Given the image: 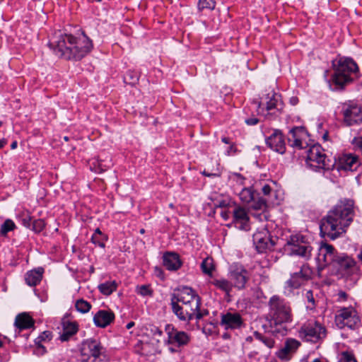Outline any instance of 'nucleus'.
<instances>
[{"mask_svg": "<svg viewBox=\"0 0 362 362\" xmlns=\"http://www.w3.org/2000/svg\"><path fill=\"white\" fill-rule=\"evenodd\" d=\"M354 209L352 199L340 200L321 220L320 228L322 235L335 240L344 234L354 221Z\"/></svg>", "mask_w": 362, "mask_h": 362, "instance_id": "1", "label": "nucleus"}, {"mask_svg": "<svg viewBox=\"0 0 362 362\" xmlns=\"http://www.w3.org/2000/svg\"><path fill=\"white\" fill-rule=\"evenodd\" d=\"M49 46L57 57L67 60H81L93 47L92 40L83 32L78 36L60 34Z\"/></svg>", "mask_w": 362, "mask_h": 362, "instance_id": "2", "label": "nucleus"}, {"mask_svg": "<svg viewBox=\"0 0 362 362\" xmlns=\"http://www.w3.org/2000/svg\"><path fill=\"white\" fill-rule=\"evenodd\" d=\"M333 66L334 74L331 78L330 86H334V89H342L357 77L358 67L351 58L341 57L333 64Z\"/></svg>", "mask_w": 362, "mask_h": 362, "instance_id": "3", "label": "nucleus"}, {"mask_svg": "<svg viewBox=\"0 0 362 362\" xmlns=\"http://www.w3.org/2000/svg\"><path fill=\"white\" fill-rule=\"evenodd\" d=\"M269 317L272 327L282 326L283 331L276 328L274 332H281L282 334L286 332L284 325L291 322L292 314L290 305L276 296H272L269 301Z\"/></svg>", "mask_w": 362, "mask_h": 362, "instance_id": "4", "label": "nucleus"}, {"mask_svg": "<svg viewBox=\"0 0 362 362\" xmlns=\"http://www.w3.org/2000/svg\"><path fill=\"white\" fill-rule=\"evenodd\" d=\"M165 331L167 334L165 343L169 346L168 349L172 353L178 351L180 347L187 345L190 341L188 334L175 329L171 325H167Z\"/></svg>", "mask_w": 362, "mask_h": 362, "instance_id": "5", "label": "nucleus"}, {"mask_svg": "<svg viewBox=\"0 0 362 362\" xmlns=\"http://www.w3.org/2000/svg\"><path fill=\"white\" fill-rule=\"evenodd\" d=\"M323 151V149L319 145L311 146L308 151L307 162H310L311 166L317 169L327 170L331 169L334 163L332 160L327 158Z\"/></svg>", "mask_w": 362, "mask_h": 362, "instance_id": "6", "label": "nucleus"}, {"mask_svg": "<svg viewBox=\"0 0 362 362\" xmlns=\"http://www.w3.org/2000/svg\"><path fill=\"white\" fill-rule=\"evenodd\" d=\"M286 247L291 255H296L305 259L310 257L312 247L301 235L291 236Z\"/></svg>", "mask_w": 362, "mask_h": 362, "instance_id": "7", "label": "nucleus"}, {"mask_svg": "<svg viewBox=\"0 0 362 362\" xmlns=\"http://www.w3.org/2000/svg\"><path fill=\"white\" fill-rule=\"evenodd\" d=\"M254 104L257 105V110L261 109L262 111L265 110L267 111L281 112L284 106L281 95L273 90H272L271 93L263 95L260 98V101L255 100Z\"/></svg>", "mask_w": 362, "mask_h": 362, "instance_id": "8", "label": "nucleus"}, {"mask_svg": "<svg viewBox=\"0 0 362 362\" xmlns=\"http://www.w3.org/2000/svg\"><path fill=\"white\" fill-rule=\"evenodd\" d=\"M335 322L339 328L354 329L360 322V318L354 308H342L337 311Z\"/></svg>", "mask_w": 362, "mask_h": 362, "instance_id": "9", "label": "nucleus"}, {"mask_svg": "<svg viewBox=\"0 0 362 362\" xmlns=\"http://www.w3.org/2000/svg\"><path fill=\"white\" fill-rule=\"evenodd\" d=\"M300 337L307 341L317 342L326 336V329L320 323L309 322L302 326Z\"/></svg>", "mask_w": 362, "mask_h": 362, "instance_id": "10", "label": "nucleus"}, {"mask_svg": "<svg viewBox=\"0 0 362 362\" xmlns=\"http://www.w3.org/2000/svg\"><path fill=\"white\" fill-rule=\"evenodd\" d=\"M312 276V270L310 267L304 264L300 267V271L291 274V278L286 281V287L290 291L300 287Z\"/></svg>", "mask_w": 362, "mask_h": 362, "instance_id": "11", "label": "nucleus"}, {"mask_svg": "<svg viewBox=\"0 0 362 362\" xmlns=\"http://www.w3.org/2000/svg\"><path fill=\"white\" fill-rule=\"evenodd\" d=\"M81 358H93L105 356V349L100 342L95 339H88L84 341L81 349Z\"/></svg>", "mask_w": 362, "mask_h": 362, "instance_id": "12", "label": "nucleus"}, {"mask_svg": "<svg viewBox=\"0 0 362 362\" xmlns=\"http://www.w3.org/2000/svg\"><path fill=\"white\" fill-rule=\"evenodd\" d=\"M229 277L233 286L238 289H243L248 281V272L240 264H233L230 268Z\"/></svg>", "mask_w": 362, "mask_h": 362, "instance_id": "13", "label": "nucleus"}, {"mask_svg": "<svg viewBox=\"0 0 362 362\" xmlns=\"http://www.w3.org/2000/svg\"><path fill=\"white\" fill-rule=\"evenodd\" d=\"M253 243L259 252H264L272 250L275 242L272 239L269 230L263 228L253 235Z\"/></svg>", "mask_w": 362, "mask_h": 362, "instance_id": "14", "label": "nucleus"}, {"mask_svg": "<svg viewBox=\"0 0 362 362\" xmlns=\"http://www.w3.org/2000/svg\"><path fill=\"white\" fill-rule=\"evenodd\" d=\"M171 299H175V300L182 304L192 303L194 306H195V304L196 306H200L201 305L200 297L189 287L182 288L177 293L173 295Z\"/></svg>", "mask_w": 362, "mask_h": 362, "instance_id": "15", "label": "nucleus"}, {"mask_svg": "<svg viewBox=\"0 0 362 362\" xmlns=\"http://www.w3.org/2000/svg\"><path fill=\"white\" fill-rule=\"evenodd\" d=\"M308 134L303 127H295L289 132L288 142L291 146L302 149L307 144Z\"/></svg>", "mask_w": 362, "mask_h": 362, "instance_id": "16", "label": "nucleus"}, {"mask_svg": "<svg viewBox=\"0 0 362 362\" xmlns=\"http://www.w3.org/2000/svg\"><path fill=\"white\" fill-rule=\"evenodd\" d=\"M339 255L332 245L322 243L319 248L317 260L322 266L333 265Z\"/></svg>", "mask_w": 362, "mask_h": 362, "instance_id": "17", "label": "nucleus"}, {"mask_svg": "<svg viewBox=\"0 0 362 362\" xmlns=\"http://www.w3.org/2000/svg\"><path fill=\"white\" fill-rule=\"evenodd\" d=\"M266 144L272 150L280 154L286 152L285 140L279 130H274L272 135L266 139Z\"/></svg>", "mask_w": 362, "mask_h": 362, "instance_id": "18", "label": "nucleus"}, {"mask_svg": "<svg viewBox=\"0 0 362 362\" xmlns=\"http://www.w3.org/2000/svg\"><path fill=\"white\" fill-rule=\"evenodd\" d=\"M361 162L358 156L347 153L339 158L337 168L338 170L355 171L360 166Z\"/></svg>", "mask_w": 362, "mask_h": 362, "instance_id": "19", "label": "nucleus"}, {"mask_svg": "<svg viewBox=\"0 0 362 362\" xmlns=\"http://www.w3.org/2000/svg\"><path fill=\"white\" fill-rule=\"evenodd\" d=\"M356 262L345 254H339L335 260L333 267L337 269L341 276L349 274L350 270L355 266Z\"/></svg>", "mask_w": 362, "mask_h": 362, "instance_id": "20", "label": "nucleus"}, {"mask_svg": "<svg viewBox=\"0 0 362 362\" xmlns=\"http://www.w3.org/2000/svg\"><path fill=\"white\" fill-rule=\"evenodd\" d=\"M221 325L225 329H239L243 325V320L238 313H227L221 315Z\"/></svg>", "mask_w": 362, "mask_h": 362, "instance_id": "21", "label": "nucleus"}, {"mask_svg": "<svg viewBox=\"0 0 362 362\" xmlns=\"http://www.w3.org/2000/svg\"><path fill=\"white\" fill-rule=\"evenodd\" d=\"M233 223L240 230H249V216L242 207H236L233 212Z\"/></svg>", "mask_w": 362, "mask_h": 362, "instance_id": "22", "label": "nucleus"}, {"mask_svg": "<svg viewBox=\"0 0 362 362\" xmlns=\"http://www.w3.org/2000/svg\"><path fill=\"white\" fill-rule=\"evenodd\" d=\"M163 264L170 271H176L182 266V261L178 254L173 252H166L163 255Z\"/></svg>", "mask_w": 362, "mask_h": 362, "instance_id": "23", "label": "nucleus"}, {"mask_svg": "<svg viewBox=\"0 0 362 362\" xmlns=\"http://www.w3.org/2000/svg\"><path fill=\"white\" fill-rule=\"evenodd\" d=\"M115 319V314L112 311L101 310L95 313L93 322L97 327H105Z\"/></svg>", "mask_w": 362, "mask_h": 362, "instance_id": "24", "label": "nucleus"}, {"mask_svg": "<svg viewBox=\"0 0 362 362\" xmlns=\"http://www.w3.org/2000/svg\"><path fill=\"white\" fill-rule=\"evenodd\" d=\"M299 346L300 343L297 340L289 339L286 341L284 346L279 351L277 356L281 359L288 360L291 354H293Z\"/></svg>", "mask_w": 362, "mask_h": 362, "instance_id": "25", "label": "nucleus"}, {"mask_svg": "<svg viewBox=\"0 0 362 362\" xmlns=\"http://www.w3.org/2000/svg\"><path fill=\"white\" fill-rule=\"evenodd\" d=\"M337 110L340 113H362V106L356 100H349L340 103Z\"/></svg>", "mask_w": 362, "mask_h": 362, "instance_id": "26", "label": "nucleus"}, {"mask_svg": "<svg viewBox=\"0 0 362 362\" xmlns=\"http://www.w3.org/2000/svg\"><path fill=\"white\" fill-rule=\"evenodd\" d=\"M14 325L21 331L32 327L34 325V320L28 314L23 313L16 317Z\"/></svg>", "mask_w": 362, "mask_h": 362, "instance_id": "27", "label": "nucleus"}, {"mask_svg": "<svg viewBox=\"0 0 362 362\" xmlns=\"http://www.w3.org/2000/svg\"><path fill=\"white\" fill-rule=\"evenodd\" d=\"M43 269L38 268L37 269L29 271L25 276V282L28 285L33 286L39 284L42 278Z\"/></svg>", "mask_w": 362, "mask_h": 362, "instance_id": "28", "label": "nucleus"}, {"mask_svg": "<svg viewBox=\"0 0 362 362\" xmlns=\"http://www.w3.org/2000/svg\"><path fill=\"white\" fill-rule=\"evenodd\" d=\"M78 327L76 322H64L63 332L60 335V339L62 341H66L69 338L77 332Z\"/></svg>", "mask_w": 362, "mask_h": 362, "instance_id": "29", "label": "nucleus"}, {"mask_svg": "<svg viewBox=\"0 0 362 362\" xmlns=\"http://www.w3.org/2000/svg\"><path fill=\"white\" fill-rule=\"evenodd\" d=\"M185 313H179L181 317V320H191L195 315V313L200 306H194L192 303L183 304Z\"/></svg>", "mask_w": 362, "mask_h": 362, "instance_id": "30", "label": "nucleus"}, {"mask_svg": "<svg viewBox=\"0 0 362 362\" xmlns=\"http://www.w3.org/2000/svg\"><path fill=\"white\" fill-rule=\"evenodd\" d=\"M235 190L243 203L248 204L255 200V194L252 188L243 187L241 190L237 188Z\"/></svg>", "mask_w": 362, "mask_h": 362, "instance_id": "31", "label": "nucleus"}, {"mask_svg": "<svg viewBox=\"0 0 362 362\" xmlns=\"http://www.w3.org/2000/svg\"><path fill=\"white\" fill-rule=\"evenodd\" d=\"M211 284L228 294L230 292L233 287L232 283L225 279H214L211 281Z\"/></svg>", "mask_w": 362, "mask_h": 362, "instance_id": "32", "label": "nucleus"}, {"mask_svg": "<svg viewBox=\"0 0 362 362\" xmlns=\"http://www.w3.org/2000/svg\"><path fill=\"white\" fill-rule=\"evenodd\" d=\"M117 284L115 281H106L98 285V288L103 295L109 296L117 288Z\"/></svg>", "mask_w": 362, "mask_h": 362, "instance_id": "33", "label": "nucleus"}, {"mask_svg": "<svg viewBox=\"0 0 362 362\" xmlns=\"http://www.w3.org/2000/svg\"><path fill=\"white\" fill-rule=\"evenodd\" d=\"M343 122L347 127L358 125L362 123V115H344Z\"/></svg>", "mask_w": 362, "mask_h": 362, "instance_id": "34", "label": "nucleus"}, {"mask_svg": "<svg viewBox=\"0 0 362 362\" xmlns=\"http://www.w3.org/2000/svg\"><path fill=\"white\" fill-rule=\"evenodd\" d=\"M16 226L13 221L11 219L6 220L4 223L1 226L0 233L3 236H6V234L13 230L15 228Z\"/></svg>", "mask_w": 362, "mask_h": 362, "instance_id": "35", "label": "nucleus"}, {"mask_svg": "<svg viewBox=\"0 0 362 362\" xmlns=\"http://www.w3.org/2000/svg\"><path fill=\"white\" fill-rule=\"evenodd\" d=\"M228 177L231 182L235 183L237 187H241L245 185V177L240 173H230Z\"/></svg>", "mask_w": 362, "mask_h": 362, "instance_id": "36", "label": "nucleus"}, {"mask_svg": "<svg viewBox=\"0 0 362 362\" xmlns=\"http://www.w3.org/2000/svg\"><path fill=\"white\" fill-rule=\"evenodd\" d=\"M126 83L134 85L139 81V75L136 72L128 71L124 77Z\"/></svg>", "mask_w": 362, "mask_h": 362, "instance_id": "37", "label": "nucleus"}, {"mask_svg": "<svg viewBox=\"0 0 362 362\" xmlns=\"http://www.w3.org/2000/svg\"><path fill=\"white\" fill-rule=\"evenodd\" d=\"M202 272L206 274H211L214 269L213 259L211 258H206L201 264Z\"/></svg>", "mask_w": 362, "mask_h": 362, "instance_id": "38", "label": "nucleus"}, {"mask_svg": "<svg viewBox=\"0 0 362 362\" xmlns=\"http://www.w3.org/2000/svg\"><path fill=\"white\" fill-rule=\"evenodd\" d=\"M75 306L76 310L82 313H88L91 308L90 304L83 299L78 300Z\"/></svg>", "mask_w": 362, "mask_h": 362, "instance_id": "39", "label": "nucleus"}, {"mask_svg": "<svg viewBox=\"0 0 362 362\" xmlns=\"http://www.w3.org/2000/svg\"><path fill=\"white\" fill-rule=\"evenodd\" d=\"M216 2L214 0H199L198 9L202 11L204 9L213 10L215 8Z\"/></svg>", "mask_w": 362, "mask_h": 362, "instance_id": "40", "label": "nucleus"}, {"mask_svg": "<svg viewBox=\"0 0 362 362\" xmlns=\"http://www.w3.org/2000/svg\"><path fill=\"white\" fill-rule=\"evenodd\" d=\"M171 305L173 313L181 320L179 313H185L183 304L175 300V299H171Z\"/></svg>", "mask_w": 362, "mask_h": 362, "instance_id": "41", "label": "nucleus"}, {"mask_svg": "<svg viewBox=\"0 0 362 362\" xmlns=\"http://www.w3.org/2000/svg\"><path fill=\"white\" fill-rule=\"evenodd\" d=\"M45 226V222L42 219L34 220L32 222V229L35 233L41 232Z\"/></svg>", "mask_w": 362, "mask_h": 362, "instance_id": "42", "label": "nucleus"}, {"mask_svg": "<svg viewBox=\"0 0 362 362\" xmlns=\"http://www.w3.org/2000/svg\"><path fill=\"white\" fill-rule=\"evenodd\" d=\"M305 298L307 299V301L309 303V305H307V308L310 309H313L315 307V302L313 291L311 290L306 291Z\"/></svg>", "mask_w": 362, "mask_h": 362, "instance_id": "43", "label": "nucleus"}, {"mask_svg": "<svg viewBox=\"0 0 362 362\" xmlns=\"http://www.w3.org/2000/svg\"><path fill=\"white\" fill-rule=\"evenodd\" d=\"M267 206V201L263 198H259L257 202L252 204V207L256 210H262Z\"/></svg>", "mask_w": 362, "mask_h": 362, "instance_id": "44", "label": "nucleus"}, {"mask_svg": "<svg viewBox=\"0 0 362 362\" xmlns=\"http://www.w3.org/2000/svg\"><path fill=\"white\" fill-rule=\"evenodd\" d=\"M146 346V344H144L143 342L139 341L134 346V351L141 355L146 354V353L144 352V348Z\"/></svg>", "mask_w": 362, "mask_h": 362, "instance_id": "45", "label": "nucleus"}, {"mask_svg": "<svg viewBox=\"0 0 362 362\" xmlns=\"http://www.w3.org/2000/svg\"><path fill=\"white\" fill-rule=\"evenodd\" d=\"M137 293L143 296L151 294V291L148 286L142 285L137 288Z\"/></svg>", "mask_w": 362, "mask_h": 362, "instance_id": "46", "label": "nucleus"}, {"mask_svg": "<svg viewBox=\"0 0 362 362\" xmlns=\"http://www.w3.org/2000/svg\"><path fill=\"white\" fill-rule=\"evenodd\" d=\"M81 362H107L106 356H102L96 358H93L88 359V358H85V359H81Z\"/></svg>", "mask_w": 362, "mask_h": 362, "instance_id": "47", "label": "nucleus"}, {"mask_svg": "<svg viewBox=\"0 0 362 362\" xmlns=\"http://www.w3.org/2000/svg\"><path fill=\"white\" fill-rule=\"evenodd\" d=\"M339 362H357L352 355L344 352Z\"/></svg>", "mask_w": 362, "mask_h": 362, "instance_id": "48", "label": "nucleus"}, {"mask_svg": "<svg viewBox=\"0 0 362 362\" xmlns=\"http://www.w3.org/2000/svg\"><path fill=\"white\" fill-rule=\"evenodd\" d=\"M209 311L207 310H201L199 308L197 310V311L195 313L194 317L199 320L202 319L204 316L208 315Z\"/></svg>", "mask_w": 362, "mask_h": 362, "instance_id": "49", "label": "nucleus"}, {"mask_svg": "<svg viewBox=\"0 0 362 362\" xmlns=\"http://www.w3.org/2000/svg\"><path fill=\"white\" fill-rule=\"evenodd\" d=\"M151 332H153V337L156 338V341L159 342L160 339L158 337H160L163 332L161 329H160L158 327H154L151 329Z\"/></svg>", "mask_w": 362, "mask_h": 362, "instance_id": "50", "label": "nucleus"}, {"mask_svg": "<svg viewBox=\"0 0 362 362\" xmlns=\"http://www.w3.org/2000/svg\"><path fill=\"white\" fill-rule=\"evenodd\" d=\"M229 205V202L227 200L223 199L220 201H217L216 203V206L218 208H221L223 209H226Z\"/></svg>", "mask_w": 362, "mask_h": 362, "instance_id": "51", "label": "nucleus"}, {"mask_svg": "<svg viewBox=\"0 0 362 362\" xmlns=\"http://www.w3.org/2000/svg\"><path fill=\"white\" fill-rule=\"evenodd\" d=\"M202 174L205 176H207V177H218L221 176V173L218 171V170H217L216 172H214V173H209L207 170H204V171L202 172Z\"/></svg>", "mask_w": 362, "mask_h": 362, "instance_id": "52", "label": "nucleus"}, {"mask_svg": "<svg viewBox=\"0 0 362 362\" xmlns=\"http://www.w3.org/2000/svg\"><path fill=\"white\" fill-rule=\"evenodd\" d=\"M262 342L269 348H272L274 345V340L267 337H264Z\"/></svg>", "mask_w": 362, "mask_h": 362, "instance_id": "53", "label": "nucleus"}, {"mask_svg": "<svg viewBox=\"0 0 362 362\" xmlns=\"http://www.w3.org/2000/svg\"><path fill=\"white\" fill-rule=\"evenodd\" d=\"M23 224L27 228H30L32 226V219L29 216H25L22 220Z\"/></svg>", "mask_w": 362, "mask_h": 362, "instance_id": "54", "label": "nucleus"}, {"mask_svg": "<svg viewBox=\"0 0 362 362\" xmlns=\"http://www.w3.org/2000/svg\"><path fill=\"white\" fill-rule=\"evenodd\" d=\"M259 122V119L256 117H252L245 120L247 125H255Z\"/></svg>", "mask_w": 362, "mask_h": 362, "instance_id": "55", "label": "nucleus"}, {"mask_svg": "<svg viewBox=\"0 0 362 362\" xmlns=\"http://www.w3.org/2000/svg\"><path fill=\"white\" fill-rule=\"evenodd\" d=\"M100 235H102V233H101L100 230L99 228H96L95 230V233L93 235L92 238H91L92 242L93 243H96V238L98 236H100Z\"/></svg>", "mask_w": 362, "mask_h": 362, "instance_id": "56", "label": "nucleus"}, {"mask_svg": "<svg viewBox=\"0 0 362 362\" xmlns=\"http://www.w3.org/2000/svg\"><path fill=\"white\" fill-rule=\"evenodd\" d=\"M262 192H263V194H264V195H268V194H269V193L271 192L272 189H271V187H270V186H269V185H265L262 187Z\"/></svg>", "mask_w": 362, "mask_h": 362, "instance_id": "57", "label": "nucleus"}, {"mask_svg": "<svg viewBox=\"0 0 362 362\" xmlns=\"http://www.w3.org/2000/svg\"><path fill=\"white\" fill-rule=\"evenodd\" d=\"M236 151H237V149H236L235 146L233 144H232L229 146L228 149L227 150V154H228V155H230L231 152H233V153H235V152H236Z\"/></svg>", "mask_w": 362, "mask_h": 362, "instance_id": "58", "label": "nucleus"}, {"mask_svg": "<svg viewBox=\"0 0 362 362\" xmlns=\"http://www.w3.org/2000/svg\"><path fill=\"white\" fill-rule=\"evenodd\" d=\"M221 216L223 217V219L228 220L229 218V213L226 209H223L221 212Z\"/></svg>", "mask_w": 362, "mask_h": 362, "instance_id": "59", "label": "nucleus"}, {"mask_svg": "<svg viewBox=\"0 0 362 362\" xmlns=\"http://www.w3.org/2000/svg\"><path fill=\"white\" fill-rule=\"evenodd\" d=\"M291 105H296L298 103V98L296 96L291 97L289 100Z\"/></svg>", "mask_w": 362, "mask_h": 362, "instance_id": "60", "label": "nucleus"}, {"mask_svg": "<svg viewBox=\"0 0 362 362\" xmlns=\"http://www.w3.org/2000/svg\"><path fill=\"white\" fill-rule=\"evenodd\" d=\"M254 336H255V337L257 339H258V340H259V341H262V340L264 339V336H262V335L260 333H259L258 332H254Z\"/></svg>", "mask_w": 362, "mask_h": 362, "instance_id": "61", "label": "nucleus"}, {"mask_svg": "<svg viewBox=\"0 0 362 362\" xmlns=\"http://www.w3.org/2000/svg\"><path fill=\"white\" fill-rule=\"evenodd\" d=\"M95 244L98 245L100 247H105V243L103 241H101V240L100 239V236H98L96 238V243H95Z\"/></svg>", "mask_w": 362, "mask_h": 362, "instance_id": "62", "label": "nucleus"}, {"mask_svg": "<svg viewBox=\"0 0 362 362\" xmlns=\"http://www.w3.org/2000/svg\"><path fill=\"white\" fill-rule=\"evenodd\" d=\"M339 298H342V299H346V298L347 295H346V293L345 292H344V291H340V292L339 293Z\"/></svg>", "mask_w": 362, "mask_h": 362, "instance_id": "63", "label": "nucleus"}, {"mask_svg": "<svg viewBox=\"0 0 362 362\" xmlns=\"http://www.w3.org/2000/svg\"><path fill=\"white\" fill-rule=\"evenodd\" d=\"M134 326V322H129L127 325H126V327L127 329H131L132 327H133Z\"/></svg>", "mask_w": 362, "mask_h": 362, "instance_id": "64", "label": "nucleus"}]
</instances>
